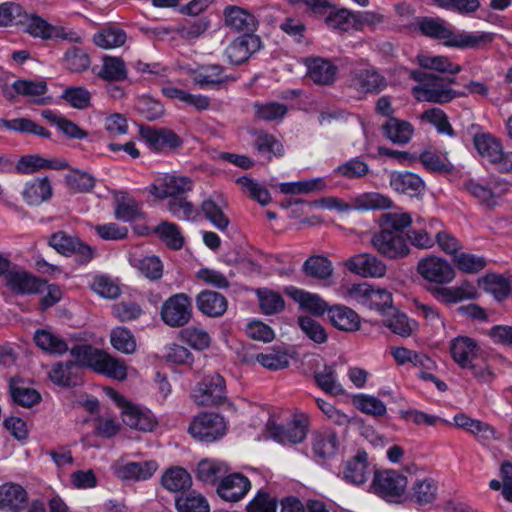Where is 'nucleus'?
I'll return each mask as SVG.
<instances>
[{
    "mask_svg": "<svg viewBox=\"0 0 512 512\" xmlns=\"http://www.w3.org/2000/svg\"><path fill=\"white\" fill-rule=\"evenodd\" d=\"M80 369L87 367L116 380H124L127 370L124 362L114 358L107 352L89 344L76 345L70 350Z\"/></svg>",
    "mask_w": 512,
    "mask_h": 512,
    "instance_id": "nucleus-1",
    "label": "nucleus"
},
{
    "mask_svg": "<svg viewBox=\"0 0 512 512\" xmlns=\"http://www.w3.org/2000/svg\"><path fill=\"white\" fill-rule=\"evenodd\" d=\"M410 77L419 84L413 88V94L419 101L444 104L457 97L465 96L445 84L444 77L420 70L410 71Z\"/></svg>",
    "mask_w": 512,
    "mask_h": 512,
    "instance_id": "nucleus-2",
    "label": "nucleus"
},
{
    "mask_svg": "<svg viewBox=\"0 0 512 512\" xmlns=\"http://www.w3.org/2000/svg\"><path fill=\"white\" fill-rule=\"evenodd\" d=\"M191 397L198 406H217L226 402L224 378L219 374L206 376L196 385Z\"/></svg>",
    "mask_w": 512,
    "mask_h": 512,
    "instance_id": "nucleus-3",
    "label": "nucleus"
},
{
    "mask_svg": "<svg viewBox=\"0 0 512 512\" xmlns=\"http://www.w3.org/2000/svg\"><path fill=\"white\" fill-rule=\"evenodd\" d=\"M192 317V303L184 293L169 297L162 305L161 319L173 328L185 326Z\"/></svg>",
    "mask_w": 512,
    "mask_h": 512,
    "instance_id": "nucleus-4",
    "label": "nucleus"
},
{
    "mask_svg": "<svg viewBox=\"0 0 512 512\" xmlns=\"http://www.w3.org/2000/svg\"><path fill=\"white\" fill-rule=\"evenodd\" d=\"M308 418L305 415H297L286 425H278L269 421L266 426L267 437L286 444H297L302 442L307 434Z\"/></svg>",
    "mask_w": 512,
    "mask_h": 512,
    "instance_id": "nucleus-5",
    "label": "nucleus"
},
{
    "mask_svg": "<svg viewBox=\"0 0 512 512\" xmlns=\"http://www.w3.org/2000/svg\"><path fill=\"white\" fill-rule=\"evenodd\" d=\"M225 428L223 417L219 414L204 412L194 418L189 432L200 441L213 442L224 435Z\"/></svg>",
    "mask_w": 512,
    "mask_h": 512,
    "instance_id": "nucleus-6",
    "label": "nucleus"
},
{
    "mask_svg": "<svg viewBox=\"0 0 512 512\" xmlns=\"http://www.w3.org/2000/svg\"><path fill=\"white\" fill-rule=\"evenodd\" d=\"M372 486L381 497L397 501L405 493L407 478L392 470L375 472Z\"/></svg>",
    "mask_w": 512,
    "mask_h": 512,
    "instance_id": "nucleus-7",
    "label": "nucleus"
},
{
    "mask_svg": "<svg viewBox=\"0 0 512 512\" xmlns=\"http://www.w3.org/2000/svg\"><path fill=\"white\" fill-rule=\"evenodd\" d=\"M387 229H381L372 239L371 244L379 254L389 259L403 258L409 254V247L403 235H396Z\"/></svg>",
    "mask_w": 512,
    "mask_h": 512,
    "instance_id": "nucleus-8",
    "label": "nucleus"
},
{
    "mask_svg": "<svg viewBox=\"0 0 512 512\" xmlns=\"http://www.w3.org/2000/svg\"><path fill=\"white\" fill-rule=\"evenodd\" d=\"M417 271L424 279L439 285L450 283L455 278L453 267L446 260L436 256L420 260Z\"/></svg>",
    "mask_w": 512,
    "mask_h": 512,
    "instance_id": "nucleus-9",
    "label": "nucleus"
},
{
    "mask_svg": "<svg viewBox=\"0 0 512 512\" xmlns=\"http://www.w3.org/2000/svg\"><path fill=\"white\" fill-rule=\"evenodd\" d=\"M262 41L253 33H245L235 38L225 49L228 61L233 65H240L247 61L252 54L260 50Z\"/></svg>",
    "mask_w": 512,
    "mask_h": 512,
    "instance_id": "nucleus-10",
    "label": "nucleus"
},
{
    "mask_svg": "<svg viewBox=\"0 0 512 512\" xmlns=\"http://www.w3.org/2000/svg\"><path fill=\"white\" fill-rule=\"evenodd\" d=\"M351 85L364 93H379L387 86V81L373 67L354 69L350 72Z\"/></svg>",
    "mask_w": 512,
    "mask_h": 512,
    "instance_id": "nucleus-11",
    "label": "nucleus"
},
{
    "mask_svg": "<svg viewBox=\"0 0 512 512\" xmlns=\"http://www.w3.org/2000/svg\"><path fill=\"white\" fill-rule=\"evenodd\" d=\"M345 267L350 272L362 277H382L386 273V265L376 256L369 253L351 257L345 262Z\"/></svg>",
    "mask_w": 512,
    "mask_h": 512,
    "instance_id": "nucleus-12",
    "label": "nucleus"
},
{
    "mask_svg": "<svg viewBox=\"0 0 512 512\" xmlns=\"http://www.w3.org/2000/svg\"><path fill=\"white\" fill-rule=\"evenodd\" d=\"M251 487L249 479L241 473H232L224 477L217 487L218 495L230 502L243 498Z\"/></svg>",
    "mask_w": 512,
    "mask_h": 512,
    "instance_id": "nucleus-13",
    "label": "nucleus"
},
{
    "mask_svg": "<svg viewBox=\"0 0 512 512\" xmlns=\"http://www.w3.org/2000/svg\"><path fill=\"white\" fill-rule=\"evenodd\" d=\"M450 352L454 361L462 368L473 369L472 361L478 356L480 347L473 338L458 336L452 340Z\"/></svg>",
    "mask_w": 512,
    "mask_h": 512,
    "instance_id": "nucleus-14",
    "label": "nucleus"
},
{
    "mask_svg": "<svg viewBox=\"0 0 512 512\" xmlns=\"http://www.w3.org/2000/svg\"><path fill=\"white\" fill-rule=\"evenodd\" d=\"M6 285L17 294H33L41 291L45 282L24 270H10L5 275Z\"/></svg>",
    "mask_w": 512,
    "mask_h": 512,
    "instance_id": "nucleus-15",
    "label": "nucleus"
},
{
    "mask_svg": "<svg viewBox=\"0 0 512 512\" xmlns=\"http://www.w3.org/2000/svg\"><path fill=\"white\" fill-rule=\"evenodd\" d=\"M225 25L234 31L253 33L258 27L257 18L239 6H227L224 10Z\"/></svg>",
    "mask_w": 512,
    "mask_h": 512,
    "instance_id": "nucleus-16",
    "label": "nucleus"
},
{
    "mask_svg": "<svg viewBox=\"0 0 512 512\" xmlns=\"http://www.w3.org/2000/svg\"><path fill=\"white\" fill-rule=\"evenodd\" d=\"M193 83L200 87H213L223 84L229 80L225 69L219 64L200 65L190 72Z\"/></svg>",
    "mask_w": 512,
    "mask_h": 512,
    "instance_id": "nucleus-17",
    "label": "nucleus"
},
{
    "mask_svg": "<svg viewBox=\"0 0 512 512\" xmlns=\"http://www.w3.org/2000/svg\"><path fill=\"white\" fill-rule=\"evenodd\" d=\"M307 75L316 84L331 85L335 79L338 68L328 59L312 57L306 60Z\"/></svg>",
    "mask_w": 512,
    "mask_h": 512,
    "instance_id": "nucleus-18",
    "label": "nucleus"
},
{
    "mask_svg": "<svg viewBox=\"0 0 512 512\" xmlns=\"http://www.w3.org/2000/svg\"><path fill=\"white\" fill-rule=\"evenodd\" d=\"M28 495L26 490L16 483H5L0 486V509L20 512L26 506Z\"/></svg>",
    "mask_w": 512,
    "mask_h": 512,
    "instance_id": "nucleus-19",
    "label": "nucleus"
},
{
    "mask_svg": "<svg viewBox=\"0 0 512 512\" xmlns=\"http://www.w3.org/2000/svg\"><path fill=\"white\" fill-rule=\"evenodd\" d=\"M140 134L154 151H168L182 144V139L173 130H140Z\"/></svg>",
    "mask_w": 512,
    "mask_h": 512,
    "instance_id": "nucleus-20",
    "label": "nucleus"
},
{
    "mask_svg": "<svg viewBox=\"0 0 512 512\" xmlns=\"http://www.w3.org/2000/svg\"><path fill=\"white\" fill-rule=\"evenodd\" d=\"M328 318L335 328L345 332L357 331L361 325L359 315L351 308L342 305L330 307Z\"/></svg>",
    "mask_w": 512,
    "mask_h": 512,
    "instance_id": "nucleus-21",
    "label": "nucleus"
},
{
    "mask_svg": "<svg viewBox=\"0 0 512 512\" xmlns=\"http://www.w3.org/2000/svg\"><path fill=\"white\" fill-rule=\"evenodd\" d=\"M494 40V34L490 32H455L453 33L450 47L459 49H485Z\"/></svg>",
    "mask_w": 512,
    "mask_h": 512,
    "instance_id": "nucleus-22",
    "label": "nucleus"
},
{
    "mask_svg": "<svg viewBox=\"0 0 512 512\" xmlns=\"http://www.w3.org/2000/svg\"><path fill=\"white\" fill-rule=\"evenodd\" d=\"M198 309L209 317H219L227 310L226 298L212 290H204L200 292L196 298Z\"/></svg>",
    "mask_w": 512,
    "mask_h": 512,
    "instance_id": "nucleus-23",
    "label": "nucleus"
},
{
    "mask_svg": "<svg viewBox=\"0 0 512 512\" xmlns=\"http://www.w3.org/2000/svg\"><path fill=\"white\" fill-rule=\"evenodd\" d=\"M391 187L400 194L416 196L425 187L423 180L411 172H393L390 176Z\"/></svg>",
    "mask_w": 512,
    "mask_h": 512,
    "instance_id": "nucleus-24",
    "label": "nucleus"
},
{
    "mask_svg": "<svg viewBox=\"0 0 512 512\" xmlns=\"http://www.w3.org/2000/svg\"><path fill=\"white\" fill-rule=\"evenodd\" d=\"M81 369L74 361L59 362L49 372L50 380L58 386H75L80 379Z\"/></svg>",
    "mask_w": 512,
    "mask_h": 512,
    "instance_id": "nucleus-25",
    "label": "nucleus"
},
{
    "mask_svg": "<svg viewBox=\"0 0 512 512\" xmlns=\"http://www.w3.org/2000/svg\"><path fill=\"white\" fill-rule=\"evenodd\" d=\"M367 453L358 451V453L346 462L343 476L344 479L352 484L361 485L368 479Z\"/></svg>",
    "mask_w": 512,
    "mask_h": 512,
    "instance_id": "nucleus-26",
    "label": "nucleus"
},
{
    "mask_svg": "<svg viewBox=\"0 0 512 512\" xmlns=\"http://www.w3.org/2000/svg\"><path fill=\"white\" fill-rule=\"evenodd\" d=\"M304 274L317 280L325 281L333 275L331 261L324 255L314 254L308 257L302 266Z\"/></svg>",
    "mask_w": 512,
    "mask_h": 512,
    "instance_id": "nucleus-27",
    "label": "nucleus"
},
{
    "mask_svg": "<svg viewBox=\"0 0 512 512\" xmlns=\"http://www.w3.org/2000/svg\"><path fill=\"white\" fill-rule=\"evenodd\" d=\"M336 376V363H332L330 365L325 364L321 370L316 371L314 379L317 386L325 393L333 396L343 395L345 390L337 382Z\"/></svg>",
    "mask_w": 512,
    "mask_h": 512,
    "instance_id": "nucleus-28",
    "label": "nucleus"
},
{
    "mask_svg": "<svg viewBox=\"0 0 512 512\" xmlns=\"http://www.w3.org/2000/svg\"><path fill=\"white\" fill-rule=\"evenodd\" d=\"M20 381L12 378L9 382L10 396L13 403L24 408H31L41 401L40 393L30 387L19 385Z\"/></svg>",
    "mask_w": 512,
    "mask_h": 512,
    "instance_id": "nucleus-29",
    "label": "nucleus"
},
{
    "mask_svg": "<svg viewBox=\"0 0 512 512\" xmlns=\"http://www.w3.org/2000/svg\"><path fill=\"white\" fill-rule=\"evenodd\" d=\"M419 30L423 35L443 40L444 44L450 47L454 31L446 27L439 19L424 17L418 22Z\"/></svg>",
    "mask_w": 512,
    "mask_h": 512,
    "instance_id": "nucleus-30",
    "label": "nucleus"
},
{
    "mask_svg": "<svg viewBox=\"0 0 512 512\" xmlns=\"http://www.w3.org/2000/svg\"><path fill=\"white\" fill-rule=\"evenodd\" d=\"M474 146L478 153L495 164L500 159L503 150L500 142L489 133H480L474 136Z\"/></svg>",
    "mask_w": 512,
    "mask_h": 512,
    "instance_id": "nucleus-31",
    "label": "nucleus"
},
{
    "mask_svg": "<svg viewBox=\"0 0 512 512\" xmlns=\"http://www.w3.org/2000/svg\"><path fill=\"white\" fill-rule=\"evenodd\" d=\"M115 203V217L118 220L131 222L143 216L136 200L126 193L117 194Z\"/></svg>",
    "mask_w": 512,
    "mask_h": 512,
    "instance_id": "nucleus-32",
    "label": "nucleus"
},
{
    "mask_svg": "<svg viewBox=\"0 0 512 512\" xmlns=\"http://www.w3.org/2000/svg\"><path fill=\"white\" fill-rule=\"evenodd\" d=\"M483 289L494 296L497 301H502L511 293V285L508 279L499 274H487L479 280Z\"/></svg>",
    "mask_w": 512,
    "mask_h": 512,
    "instance_id": "nucleus-33",
    "label": "nucleus"
},
{
    "mask_svg": "<svg viewBox=\"0 0 512 512\" xmlns=\"http://www.w3.org/2000/svg\"><path fill=\"white\" fill-rule=\"evenodd\" d=\"M161 482L164 488L171 492H180L189 489L192 485L190 474L180 467L168 469L163 474Z\"/></svg>",
    "mask_w": 512,
    "mask_h": 512,
    "instance_id": "nucleus-34",
    "label": "nucleus"
},
{
    "mask_svg": "<svg viewBox=\"0 0 512 512\" xmlns=\"http://www.w3.org/2000/svg\"><path fill=\"white\" fill-rule=\"evenodd\" d=\"M12 88L18 95L29 98L35 103H44L40 99L47 92V84L44 80H16L13 82Z\"/></svg>",
    "mask_w": 512,
    "mask_h": 512,
    "instance_id": "nucleus-35",
    "label": "nucleus"
},
{
    "mask_svg": "<svg viewBox=\"0 0 512 512\" xmlns=\"http://www.w3.org/2000/svg\"><path fill=\"white\" fill-rule=\"evenodd\" d=\"M52 196V187L47 177L37 179L26 185L23 191V197L30 205H37Z\"/></svg>",
    "mask_w": 512,
    "mask_h": 512,
    "instance_id": "nucleus-36",
    "label": "nucleus"
},
{
    "mask_svg": "<svg viewBox=\"0 0 512 512\" xmlns=\"http://www.w3.org/2000/svg\"><path fill=\"white\" fill-rule=\"evenodd\" d=\"M157 470V463L154 461L131 462L122 466L118 473L122 479H133L136 481L150 478Z\"/></svg>",
    "mask_w": 512,
    "mask_h": 512,
    "instance_id": "nucleus-37",
    "label": "nucleus"
},
{
    "mask_svg": "<svg viewBox=\"0 0 512 512\" xmlns=\"http://www.w3.org/2000/svg\"><path fill=\"white\" fill-rule=\"evenodd\" d=\"M417 59L419 65L424 69L435 70L439 73H449L452 75L458 74L462 71V67L459 64L452 63L449 58L445 56L419 55Z\"/></svg>",
    "mask_w": 512,
    "mask_h": 512,
    "instance_id": "nucleus-38",
    "label": "nucleus"
},
{
    "mask_svg": "<svg viewBox=\"0 0 512 512\" xmlns=\"http://www.w3.org/2000/svg\"><path fill=\"white\" fill-rule=\"evenodd\" d=\"M383 326L390 329L393 333L402 337H408L411 335L413 328L407 318V316L393 306V312L384 313L382 315Z\"/></svg>",
    "mask_w": 512,
    "mask_h": 512,
    "instance_id": "nucleus-39",
    "label": "nucleus"
},
{
    "mask_svg": "<svg viewBox=\"0 0 512 512\" xmlns=\"http://www.w3.org/2000/svg\"><path fill=\"white\" fill-rule=\"evenodd\" d=\"M97 75L107 81H123L127 78V70L121 58L105 56Z\"/></svg>",
    "mask_w": 512,
    "mask_h": 512,
    "instance_id": "nucleus-40",
    "label": "nucleus"
},
{
    "mask_svg": "<svg viewBox=\"0 0 512 512\" xmlns=\"http://www.w3.org/2000/svg\"><path fill=\"white\" fill-rule=\"evenodd\" d=\"M126 39L125 31L117 27L104 28L93 37L95 45L103 49L120 47L126 42Z\"/></svg>",
    "mask_w": 512,
    "mask_h": 512,
    "instance_id": "nucleus-41",
    "label": "nucleus"
},
{
    "mask_svg": "<svg viewBox=\"0 0 512 512\" xmlns=\"http://www.w3.org/2000/svg\"><path fill=\"white\" fill-rule=\"evenodd\" d=\"M325 23L329 28L341 32L355 30V13L345 8L333 10L326 16Z\"/></svg>",
    "mask_w": 512,
    "mask_h": 512,
    "instance_id": "nucleus-42",
    "label": "nucleus"
},
{
    "mask_svg": "<svg viewBox=\"0 0 512 512\" xmlns=\"http://www.w3.org/2000/svg\"><path fill=\"white\" fill-rule=\"evenodd\" d=\"M34 341L39 348L50 353L63 354L68 351L67 343L47 330H37Z\"/></svg>",
    "mask_w": 512,
    "mask_h": 512,
    "instance_id": "nucleus-43",
    "label": "nucleus"
},
{
    "mask_svg": "<svg viewBox=\"0 0 512 512\" xmlns=\"http://www.w3.org/2000/svg\"><path fill=\"white\" fill-rule=\"evenodd\" d=\"M175 505L178 512H209L207 500L195 491L176 497Z\"/></svg>",
    "mask_w": 512,
    "mask_h": 512,
    "instance_id": "nucleus-44",
    "label": "nucleus"
},
{
    "mask_svg": "<svg viewBox=\"0 0 512 512\" xmlns=\"http://www.w3.org/2000/svg\"><path fill=\"white\" fill-rule=\"evenodd\" d=\"M123 422L131 428L145 432L152 431L157 423L152 416L143 413L135 405L129 407L128 410H125Z\"/></svg>",
    "mask_w": 512,
    "mask_h": 512,
    "instance_id": "nucleus-45",
    "label": "nucleus"
},
{
    "mask_svg": "<svg viewBox=\"0 0 512 512\" xmlns=\"http://www.w3.org/2000/svg\"><path fill=\"white\" fill-rule=\"evenodd\" d=\"M256 294L260 309L264 314L273 315L284 310L285 302L279 293L268 289H258Z\"/></svg>",
    "mask_w": 512,
    "mask_h": 512,
    "instance_id": "nucleus-46",
    "label": "nucleus"
},
{
    "mask_svg": "<svg viewBox=\"0 0 512 512\" xmlns=\"http://www.w3.org/2000/svg\"><path fill=\"white\" fill-rule=\"evenodd\" d=\"M154 232L169 248L179 250L184 245V237L174 223L164 221L154 228Z\"/></svg>",
    "mask_w": 512,
    "mask_h": 512,
    "instance_id": "nucleus-47",
    "label": "nucleus"
},
{
    "mask_svg": "<svg viewBox=\"0 0 512 512\" xmlns=\"http://www.w3.org/2000/svg\"><path fill=\"white\" fill-rule=\"evenodd\" d=\"M60 98L76 109H86L91 105V93L82 86H70L65 88Z\"/></svg>",
    "mask_w": 512,
    "mask_h": 512,
    "instance_id": "nucleus-48",
    "label": "nucleus"
},
{
    "mask_svg": "<svg viewBox=\"0 0 512 512\" xmlns=\"http://www.w3.org/2000/svg\"><path fill=\"white\" fill-rule=\"evenodd\" d=\"M225 471L226 466L223 463L203 459L197 465L196 476L200 481L214 485Z\"/></svg>",
    "mask_w": 512,
    "mask_h": 512,
    "instance_id": "nucleus-49",
    "label": "nucleus"
},
{
    "mask_svg": "<svg viewBox=\"0 0 512 512\" xmlns=\"http://www.w3.org/2000/svg\"><path fill=\"white\" fill-rule=\"evenodd\" d=\"M298 325L301 331L314 343L323 344L328 339L325 328L310 316H299Z\"/></svg>",
    "mask_w": 512,
    "mask_h": 512,
    "instance_id": "nucleus-50",
    "label": "nucleus"
},
{
    "mask_svg": "<svg viewBox=\"0 0 512 512\" xmlns=\"http://www.w3.org/2000/svg\"><path fill=\"white\" fill-rule=\"evenodd\" d=\"M27 13L16 2H4L0 4V27L23 23Z\"/></svg>",
    "mask_w": 512,
    "mask_h": 512,
    "instance_id": "nucleus-51",
    "label": "nucleus"
},
{
    "mask_svg": "<svg viewBox=\"0 0 512 512\" xmlns=\"http://www.w3.org/2000/svg\"><path fill=\"white\" fill-rule=\"evenodd\" d=\"M255 146L259 153L268 154L269 160H271L273 156L280 157L284 154V146L281 141L274 135L263 131L257 135Z\"/></svg>",
    "mask_w": 512,
    "mask_h": 512,
    "instance_id": "nucleus-52",
    "label": "nucleus"
},
{
    "mask_svg": "<svg viewBox=\"0 0 512 512\" xmlns=\"http://www.w3.org/2000/svg\"><path fill=\"white\" fill-rule=\"evenodd\" d=\"M393 306V298L390 292L386 289L373 288L365 308L376 310L382 316L384 313L393 312Z\"/></svg>",
    "mask_w": 512,
    "mask_h": 512,
    "instance_id": "nucleus-53",
    "label": "nucleus"
},
{
    "mask_svg": "<svg viewBox=\"0 0 512 512\" xmlns=\"http://www.w3.org/2000/svg\"><path fill=\"white\" fill-rule=\"evenodd\" d=\"M205 217L219 230L224 231L229 226V219L223 209L212 199H206L201 204Z\"/></svg>",
    "mask_w": 512,
    "mask_h": 512,
    "instance_id": "nucleus-54",
    "label": "nucleus"
},
{
    "mask_svg": "<svg viewBox=\"0 0 512 512\" xmlns=\"http://www.w3.org/2000/svg\"><path fill=\"white\" fill-rule=\"evenodd\" d=\"M288 108L285 104L279 102H267L263 104H254V114L257 118L264 121H278L285 117Z\"/></svg>",
    "mask_w": 512,
    "mask_h": 512,
    "instance_id": "nucleus-55",
    "label": "nucleus"
},
{
    "mask_svg": "<svg viewBox=\"0 0 512 512\" xmlns=\"http://www.w3.org/2000/svg\"><path fill=\"white\" fill-rule=\"evenodd\" d=\"M436 490L432 480L418 479L412 486L411 500L420 505L431 503L436 497Z\"/></svg>",
    "mask_w": 512,
    "mask_h": 512,
    "instance_id": "nucleus-56",
    "label": "nucleus"
},
{
    "mask_svg": "<svg viewBox=\"0 0 512 512\" xmlns=\"http://www.w3.org/2000/svg\"><path fill=\"white\" fill-rule=\"evenodd\" d=\"M112 346L125 354H131L136 349V341L132 333L123 327H117L112 330L110 335Z\"/></svg>",
    "mask_w": 512,
    "mask_h": 512,
    "instance_id": "nucleus-57",
    "label": "nucleus"
},
{
    "mask_svg": "<svg viewBox=\"0 0 512 512\" xmlns=\"http://www.w3.org/2000/svg\"><path fill=\"white\" fill-rule=\"evenodd\" d=\"M63 62L71 72H82L90 66V57L83 49L72 47L64 54Z\"/></svg>",
    "mask_w": 512,
    "mask_h": 512,
    "instance_id": "nucleus-58",
    "label": "nucleus"
},
{
    "mask_svg": "<svg viewBox=\"0 0 512 512\" xmlns=\"http://www.w3.org/2000/svg\"><path fill=\"white\" fill-rule=\"evenodd\" d=\"M22 24H26L27 32L34 37L50 39L54 36L55 28L39 16L27 14Z\"/></svg>",
    "mask_w": 512,
    "mask_h": 512,
    "instance_id": "nucleus-59",
    "label": "nucleus"
},
{
    "mask_svg": "<svg viewBox=\"0 0 512 512\" xmlns=\"http://www.w3.org/2000/svg\"><path fill=\"white\" fill-rule=\"evenodd\" d=\"M412 223V218L409 213H387L381 217L382 229H387L390 232H395L396 235H402L405 228L409 227Z\"/></svg>",
    "mask_w": 512,
    "mask_h": 512,
    "instance_id": "nucleus-60",
    "label": "nucleus"
},
{
    "mask_svg": "<svg viewBox=\"0 0 512 512\" xmlns=\"http://www.w3.org/2000/svg\"><path fill=\"white\" fill-rule=\"evenodd\" d=\"M326 184L321 178L310 179L295 183H283L280 191L284 194H301L321 191L325 189Z\"/></svg>",
    "mask_w": 512,
    "mask_h": 512,
    "instance_id": "nucleus-61",
    "label": "nucleus"
},
{
    "mask_svg": "<svg viewBox=\"0 0 512 512\" xmlns=\"http://www.w3.org/2000/svg\"><path fill=\"white\" fill-rule=\"evenodd\" d=\"M320 124L324 126H359L363 125L357 115L345 112H327L320 116Z\"/></svg>",
    "mask_w": 512,
    "mask_h": 512,
    "instance_id": "nucleus-62",
    "label": "nucleus"
},
{
    "mask_svg": "<svg viewBox=\"0 0 512 512\" xmlns=\"http://www.w3.org/2000/svg\"><path fill=\"white\" fill-rule=\"evenodd\" d=\"M353 404L359 410L369 415L383 416L386 413L385 404L373 396L364 394L356 395L353 398Z\"/></svg>",
    "mask_w": 512,
    "mask_h": 512,
    "instance_id": "nucleus-63",
    "label": "nucleus"
},
{
    "mask_svg": "<svg viewBox=\"0 0 512 512\" xmlns=\"http://www.w3.org/2000/svg\"><path fill=\"white\" fill-rule=\"evenodd\" d=\"M136 109L140 115L149 121L159 119L164 114L163 105L149 96L139 98L136 103Z\"/></svg>",
    "mask_w": 512,
    "mask_h": 512,
    "instance_id": "nucleus-64",
    "label": "nucleus"
}]
</instances>
